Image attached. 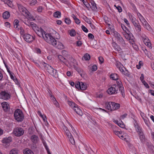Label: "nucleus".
<instances>
[{"label": "nucleus", "instance_id": "34", "mask_svg": "<svg viewBox=\"0 0 154 154\" xmlns=\"http://www.w3.org/2000/svg\"><path fill=\"white\" fill-rule=\"evenodd\" d=\"M75 69L78 73L82 76L83 72L82 69L78 67H75Z\"/></svg>", "mask_w": 154, "mask_h": 154}, {"label": "nucleus", "instance_id": "26", "mask_svg": "<svg viewBox=\"0 0 154 154\" xmlns=\"http://www.w3.org/2000/svg\"><path fill=\"white\" fill-rule=\"evenodd\" d=\"M144 27L146 28L148 30L150 31L152 30V28L150 25L146 21L144 24L143 25Z\"/></svg>", "mask_w": 154, "mask_h": 154}, {"label": "nucleus", "instance_id": "1", "mask_svg": "<svg viewBox=\"0 0 154 154\" xmlns=\"http://www.w3.org/2000/svg\"><path fill=\"white\" fill-rule=\"evenodd\" d=\"M15 119L18 122L23 121L24 118V116L22 111L19 109H16L14 113Z\"/></svg>", "mask_w": 154, "mask_h": 154}, {"label": "nucleus", "instance_id": "46", "mask_svg": "<svg viewBox=\"0 0 154 154\" xmlns=\"http://www.w3.org/2000/svg\"><path fill=\"white\" fill-rule=\"evenodd\" d=\"M37 2L36 0H32L30 3L29 4L31 6H33L35 5Z\"/></svg>", "mask_w": 154, "mask_h": 154}, {"label": "nucleus", "instance_id": "16", "mask_svg": "<svg viewBox=\"0 0 154 154\" xmlns=\"http://www.w3.org/2000/svg\"><path fill=\"white\" fill-rule=\"evenodd\" d=\"M54 43L56 44L55 45H53L57 48L59 49H63L64 48V46L59 41H57L56 40V42Z\"/></svg>", "mask_w": 154, "mask_h": 154}, {"label": "nucleus", "instance_id": "10", "mask_svg": "<svg viewBox=\"0 0 154 154\" xmlns=\"http://www.w3.org/2000/svg\"><path fill=\"white\" fill-rule=\"evenodd\" d=\"M35 32L40 37H41V36H42L43 38V36L44 37V35H45L46 33V32L41 27L40 28H38V29H36Z\"/></svg>", "mask_w": 154, "mask_h": 154}, {"label": "nucleus", "instance_id": "22", "mask_svg": "<svg viewBox=\"0 0 154 154\" xmlns=\"http://www.w3.org/2000/svg\"><path fill=\"white\" fill-rule=\"evenodd\" d=\"M58 58L61 62H62L64 63H65L67 62V60L61 55H59L58 56Z\"/></svg>", "mask_w": 154, "mask_h": 154}, {"label": "nucleus", "instance_id": "14", "mask_svg": "<svg viewBox=\"0 0 154 154\" xmlns=\"http://www.w3.org/2000/svg\"><path fill=\"white\" fill-rule=\"evenodd\" d=\"M30 139L33 143H37L39 141L38 137L37 135L33 134L31 136Z\"/></svg>", "mask_w": 154, "mask_h": 154}, {"label": "nucleus", "instance_id": "29", "mask_svg": "<svg viewBox=\"0 0 154 154\" xmlns=\"http://www.w3.org/2000/svg\"><path fill=\"white\" fill-rule=\"evenodd\" d=\"M87 86L86 84H84L82 82H81L80 89L82 90H85L87 88Z\"/></svg>", "mask_w": 154, "mask_h": 154}, {"label": "nucleus", "instance_id": "24", "mask_svg": "<svg viewBox=\"0 0 154 154\" xmlns=\"http://www.w3.org/2000/svg\"><path fill=\"white\" fill-rule=\"evenodd\" d=\"M114 132L115 134L117 135L120 138L122 139H123V138H124V137L122 135V132L115 131H114Z\"/></svg>", "mask_w": 154, "mask_h": 154}, {"label": "nucleus", "instance_id": "55", "mask_svg": "<svg viewBox=\"0 0 154 154\" xmlns=\"http://www.w3.org/2000/svg\"><path fill=\"white\" fill-rule=\"evenodd\" d=\"M123 74L125 75L128 77H129L130 75V74L129 72L128 71V70H126V69L125 71L124 72H123Z\"/></svg>", "mask_w": 154, "mask_h": 154}, {"label": "nucleus", "instance_id": "13", "mask_svg": "<svg viewBox=\"0 0 154 154\" xmlns=\"http://www.w3.org/2000/svg\"><path fill=\"white\" fill-rule=\"evenodd\" d=\"M111 105V111L117 109L120 107V105L119 103H116L114 102H110Z\"/></svg>", "mask_w": 154, "mask_h": 154}, {"label": "nucleus", "instance_id": "45", "mask_svg": "<svg viewBox=\"0 0 154 154\" xmlns=\"http://www.w3.org/2000/svg\"><path fill=\"white\" fill-rule=\"evenodd\" d=\"M68 138H69V141L72 144H74L75 143V141L72 135L71 136V137H70Z\"/></svg>", "mask_w": 154, "mask_h": 154}, {"label": "nucleus", "instance_id": "31", "mask_svg": "<svg viewBox=\"0 0 154 154\" xmlns=\"http://www.w3.org/2000/svg\"><path fill=\"white\" fill-rule=\"evenodd\" d=\"M19 150L16 148L12 149L10 151V154H18Z\"/></svg>", "mask_w": 154, "mask_h": 154}, {"label": "nucleus", "instance_id": "5", "mask_svg": "<svg viewBox=\"0 0 154 154\" xmlns=\"http://www.w3.org/2000/svg\"><path fill=\"white\" fill-rule=\"evenodd\" d=\"M13 133L15 136L19 137L24 134V130L21 127H17L14 129Z\"/></svg>", "mask_w": 154, "mask_h": 154}, {"label": "nucleus", "instance_id": "42", "mask_svg": "<svg viewBox=\"0 0 154 154\" xmlns=\"http://www.w3.org/2000/svg\"><path fill=\"white\" fill-rule=\"evenodd\" d=\"M132 35L131 33L129 34L127 33L125 34V37L128 40L129 39H130V37Z\"/></svg>", "mask_w": 154, "mask_h": 154}, {"label": "nucleus", "instance_id": "25", "mask_svg": "<svg viewBox=\"0 0 154 154\" xmlns=\"http://www.w3.org/2000/svg\"><path fill=\"white\" fill-rule=\"evenodd\" d=\"M74 111L79 115L82 116V111L77 106L75 108L73 109Z\"/></svg>", "mask_w": 154, "mask_h": 154}, {"label": "nucleus", "instance_id": "17", "mask_svg": "<svg viewBox=\"0 0 154 154\" xmlns=\"http://www.w3.org/2000/svg\"><path fill=\"white\" fill-rule=\"evenodd\" d=\"M117 41L119 44H121L123 46L125 47L126 46V44L125 43V42L122 36L119 38V39L117 40Z\"/></svg>", "mask_w": 154, "mask_h": 154}, {"label": "nucleus", "instance_id": "20", "mask_svg": "<svg viewBox=\"0 0 154 154\" xmlns=\"http://www.w3.org/2000/svg\"><path fill=\"white\" fill-rule=\"evenodd\" d=\"M10 13L8 11H5L2 14V17L4 19H8L10 17Z\"/></svg>", "mask_w": 154, "mask_h": 154}, {"label": "nucleus", "instance_id": "32", "mask_svg": "<svg viewBox=\"0 0 154 154\" xmlns=\"http://www.w3.org/2000/svg\"><path fill=\"white\" fill-rule=\"evenodd\" d=\"M19 21L17 19H16L14 20V26L15 28H17V29H19V28H18L19 26Z\"/></svg>", "mask_w": 154, "mask_h": 154}, {"label": "nucleus", "instance_id": "40", "mask_svg": "<svg viewBox=\"0 0 154 154\" xmlns=\"http://www.w3.org/2000/svg\"><path fill=\"white\" fill-rule=\"evenodd\" d=\"M26 24L28 26H31L32 27H35L36 26V24L34 23L33 22H28V24L26 23Z\"/></svg>", "mask_w": 154, "mask_h": 154}, {"label": "nucleus", "instance_id": "6", "mask_svg": "<svg viewBox=\"0 0 154 154\" xmlns=\"http://www.w3.org/2000/svg\"><path fill=\"white\" fill-rule=\"evenodd\" d=\"M118 91V87L116 86V85H114L108 89L107 90V92L109 94L111 95L113 94H117Z\"/></svg>", "mask_w": 154, "mask_h": 154}, {"label": "nucleus", "instance_id": "4", "mask_svg": "<svg viewBox=\"0 0 154 154\" xmlns=\"http://www.w3.org/2000/svg\"><path fill=\"white\" fill-rule=\"evenodd\" d=\"M131 21L134 26L136 31L138 34L140 35L141 30V27L138 21L136 19H132L131 20Z\"/></svg>", "mask_w": 154, "mask_h": 154}, {"label": "nucleus", "instance_id": "12", "mask_svg": "<svg viewBox=\"0 0 154 154\" xmlns=\"http://www.w3.org/2000/svg\"><path fill=\"white\" fill-rule=\"evenodd\" d=\"M18 7L20 11L21 12H23V14H26L28 15L29 12L23 6L21 5L18 4Z\"/></svg>", "mask_w": 154, "mask_h": 154}, {"label": "nucleus", "instance_id": "38", "mask_svg": "<svg viewBox=\"0 0 154 154\" xmlns=\"http://www.w3.org/2000/svg\"><path fill=\"white\" fill-rule=\"evenodd\" d=\"M114 36L117 40L122 36L119 33L116 31L114 32Z\"/></svg>", "mask_w": 154, "mask_h": 154}, {"label": "nucleus", "instance_id": "54", "mask_svg": "<svg viewBox=\"0 0 154 154\" xmlns=\"http://www.w3.org/2000/svg\"><path fill=\"white\" fill-rule=\"evenodd\" d=\"M115 6L116 7L117 9L118 10L119 12H121L122 11V9L120 6H118L116 7V5H115Z\"/></svg>", "mask_w": 154, "mask_h": 154}, {"label": "nucleus", "instance_id": "48", "mask_svg": "<svg viewBox=\"0 0 154 154\" xmlns=\"http://www.w3.org/2000/svg\"><path fill=\"white\" fill-rule=\"evenodd\" d=\"M135 128L137 131L138 132V133H139V132H142L141 130L140 129V127L138 125H137V126H135Z\"/></svg>", "mask_w": 154, "mask_h": 154}, {"label": "nucleus", "instance_id": "9", "mask_svg": "<svg viewBox=\"0 0 154 154\" xmlns=\"http://www.w3.org/2000/svg\"><path fill=\"white\" fill-rule=\"evenodd\" d=\"M0 98L4 100H8L10 98V95L8 93L2 91L0 92Z\"/></svg>", "mask_w": 154, "mask_h": 154}, {"label": "nucleus", "instance_id": "36", "mask_svg": "<svg viewBox=\"0 0 154 154\" xmlns=\"http://www.w3.org/2000/svg\"><path fill=\"white\" fill-rule=\"evenodd\" d=\"M91 4L92 5L91 8L92 10L94 11H96L97 10L96 4L94 2H92Z\"/></svg>", "mask_w": 154, "mask_h": 154}, {"label": "nucleus", "instance_id": "61", "mask_svg": "<svg viewBox=\"0 0 154 154\" xmlns=\"http://www.w3.org/2000/svg\"><path fill=\"white\" fill-rule=\"evenodd\" d=\"M92 69L93 71H95L97 69V67L96 65H94L92 67Z\"/></svg>", "mask_w": 154, "mask_h": 154}, {"label": "nucleus", "instance_id": "44", "mask_svg": "<svg viewBox=\"0 0 154 154\" xmlns=\"http://www.w3.org/2000/svg\"><path fill=\"white\" fill-rule=\"evenodd\" d=\"M143 63L142 62L140 61L139 62L138 65H136L137 68L138 69H139L140 68L141 66H143Z\"/></svg>", "mask_w": 154, "mask_h": 154}, {"label": "nucleus", "instance_id": "59", "mask_svg": "<svg viewBox=\"0 0 154 154\" xmlns=\"http://www.w3.org/2000/svg\"><path fill=\"white\" fill-rule=\"evenodd\" d=\"M127 114L126 113H125L124 114L120 116V119H124L125 118L126 116H127Z\"/></svg>", "mask_w": 154, "mask_h": 154}, {"label": "nucleus", "instance_id": "15", "mask_svg": "<svg viewBox=\"0 0 154 154\" xmlns=\"http://www.w3.org/2000/svg\"><path fill=\"white\" fill-rule=\"evenodd\" d=\"M12 141V137H6L3 139L2 140V142L3 143L6 144V145L8 146L9 143Z\"/></svg>", "mask_w": 154, "mask_h": 154}, {"label": "nucleus", "instance_id": "41", "mask_svg": "<svg viewBox=\"0 0 154 154\" xmlns=\"http://www.w3.org/2000/svg\"><path fill=\"white\" fill-rule=\"evenodd\" d=\"M84 57L85 60H88L90 59V56L89 54L86 53L84 55Z\"/></svg>", "mask_w": 154, "mask_h": 154}, {"label": "nucleus", "instance_id": "37", "mask_svg": "<svg viewBox=\"0 0 154 154\" xmlns=\"http://www.w3.org/2000/svg\"><path fill=\"white\" fill-rule=\"evenodd\" d=\"M68 104L72 108H75L77 106H78L77 104L71 101L69 102Z\"/></svg>", "mask_w": 154, "mask_h": 154}, {"label": "nucleus", "instance_id": "60", "mask_svg": "<svg viewBox=\"0 0 154 154\" xmlns=\"http://www.w3.org/2000/svg\"><path fill=\"white\" fill-rule=\"evenodd\" d=\"M98 59L101 63H102L103 62L104 60L103 57H98Z\"/></svg>", "mask_w": 154, "mask_h": 154}, {"label": "nucleus", "instance_id": "33", "mask_svg": "<svg viewBox=\"0 0 154 154\" xmlns=\"http://www.w3.org/2000/svg\"><path fill=\"white\" fill-rule=\"evenodd\" d=\"M148 148L150 152L154 153V147L151 144L149 145Z\"/></svg>", "mask_w": 154, "mask_h": 154}, {"label": "nucleus", "instance_id": "27", "mask_svg": "<svg viewBox=\"0 0 154 154\" xmlns=\"http://www.w3.org/2000/svg\"><path fill=\"white\" fill-rule=\"evenodd\" d=\"M23 152L24 154H34L31 150L28 148L26 149Z\"/></svg>", "mask_w": 154, "mask_h": 154}, {"label": "nucleus", "instance_id": "35", "mask_svg": "<svg viewBox=\"0 0 154 154\" xmlns=\"http://www.w3.org/2000/svg\"><path fill=\"white\" fill-rule=\"evenodd\" d=\"M142 38L143 41L145 45H146V43H148L149 42H150V41L148 38L146 37L145 36V37L143 36L142 37Z\"/></svg>", "mask_w": 154, "mask_h": 154}, {"label": "nucleus", "instance_id": "43", "mask_svg": "<svg viewBox=\"0 0 154 154\" xmlns=\"http://www.w3.org/2000/svg\"><path fill=\"white\" fill-rule=\"evenodd\" d=\"M69 34L71 36H74L75 35V32L74 29H71Z\"/></svg>", "mask_w": 154, "mask_h": 154}, {"label": "nucleus", "instance_id": "57", "mask_svg": "<svg viewBox=\"0 0 154 154\" xmlns=\"http://www.w3.org/2000/svg\"><path fill=\"white\" fill-rule=\"evenodd\" d=\"M88 38L92 39H93L94 38V35L91 33H89L88 35Z\"/></svg>", "mask_w": 154, "mask_h": 154}, {"label": "nucleus", "instance_id": "2", "mask_svg": "<svg viewBox=\"0 0 154 154\" xmlns=\"http://www.w3.org/2000/svg\"><path fill=\"white\" fill-rule=\"evenodd\" d=\"M42 65L46 69L47 71L51 75L56 77L57 75V71L56 70L53 68L51 66L46 64L45 63H42Z\"/></svg>", "mask_w": 154, "mask_h": 154}, {"label": "nucleus", "instance_id": "23", "mask_svg": "<svg viewBox=\"0 0 154 154\" xmlns=\"http://www.w3.org/2000/svg\"><path fill=\"white\" fill-rule=\"evenodd\" d=\"M111 79L113 80H117L119 79V77L118 75L116 73L111 74L110 76Z\"/></svg>", "mask_w": 154, "mask_h": 154}, {"label": "nucleus", "instance_id": "50", "mask_svg": "<svg viewBox=\"0 0 154 154\" xmlns=\"http://www.w3.org/2000/svg\"><path fill=\"white\" fill-rule=\"evenodd\" d=\"M121 26L122 29L125 31L126 30H127L128 31V29L123 24H121Z\"/></svg>", "mask_w": 154, "mask_h": 154}, {"label": "nucleus", "instance_id": "8", "mask_svg": "<svg viewBox=\"0 0 154 154\" xmlns=\"http://www.w3.org/2000/svg\"><path fill=\"white\" fill-rule=\"evenodd\" d=\"M117 84V86L118 87V89H119V91L121 92L123 97H125V92L124 87L122 86V84L120 80H118L116 81Z\"/></svg>", "mask_w": 154, "mask_h": 154}, {"label": "nucleus", "instance_id": "63", "mask_svg": "<svg viewBox=\"0 0 154 154\" xmlns=\"http://www.w3.org/2000/svg\"><path fill=\"white\" fill-rule=\"evenodd\" d=\"M131 5L133 8V10L135 11H136L137 10V8L134 5L133 3H131Z\"/></svg>", "mask_w": 154, "mask_h": 154}, {"label": "nucleus", "instance_id": "19", "mask_svg": "<svg viewBox=\"0 0 154 154\" xmlns=\"http://www.w3.org/2000/svg\"><path fill=\"white\" fill-rule=\"evenodd\" d=\"M137 16L143 25L146 22V20L140 13L137 14Z\"/></svg>", "mask_w": 154, "mask_h": 154}, {"label": "nucleus", "instance_id": "62", "mask_svg": "<svg viewBox=\"0 0 154 154\" xmlns=\"http://www.w3.org/2000/svg\"><path fill=\"white\" fill-rule=\"evenodd\" d=\"M35 51L37 53L40 54L41 52V50L39 48H37L35 49Z\"/></svg>", "mask_w": 154, "mask_h": 154}, {"label": "nucleus", "instance_id": "58", "mask_svg": "<svg viewBox=\"0 0 154 154\" xmlns=\"http://www.w3.org/2000/svg\"><path fill=\"white\" fill-rule=\"evenodd\" d=\"M124 22L126 24L127 26L128 27H130V24L128 20L126 18H124Z\"/></svg>", "mask_w": 154, "mask_h": 154}, {"label": "nucleus", "instance_id": "49", "mask_svg": "<svg viewBox=\"0 0 154 154\" xmlns=\"http://www.w3.org/2000/svg\"><path fill=\"white\" fill-rule=\"evenodd\" d=\"M82 30L85 32H88V30L87 29L84 25H82Z\"/></svg>", "mask_w": 154, "mask_h": 154}, {"label": "nucleus", "instance_id": "7", "mask_svg": "<svg viewBox=\"0 0 154 154\" xmlns=\"http://www.w3.org/2000/svg\"><path fill=\"white\" fill-rule=\"evenodd\" d=\"M24 40L27 42H30L34 40L35 38L32 36L28 34H25L23 35Z\"/></svg>", "mask_w": 154, "mask_h": 154}, {"label": "nucleus", "instance_id": "11", "mask_svg": "<svg viewBox=\"0 0 154 154\" xmlns=\"http://www.w3.org/2000/svg\"><path fill=\"white\" fill-rule=\"evenodd\" d=\"M1 105L5 112H7L9 110V105L7 102H3L1 103Z\"/></svg>", "mask_w": 154, "mask_h": 154}, {"label": "nucleus", "instance_id": "30", "mask_svg": "<svg viewBox=\"0 0 154 154\" xmlns=\"http://www.w3.org/2000/svg\"><path fill=\"white\" fill-rule=\"evenodd\" d=\"M53 16L55 17L59 18L61 17V13L60 11H56L54 13Z\"/></svg>", "mask_w": 154, "mask_h": 154}, {"label": "nucleus", "instance_id": "21", "mask_svg": "<svg viewBox=\"0 0 154 154\" xmlns=\"http://www.w3.org/2000/svg\"><path fill=\"white\" fill-rule=\"evenodd\" d=\"M63 129L68 137H71V136L72 135L69 130L66 127H65L63 128Z\"/></svg>", "mask_w": 154, "mask_h": 154}, {"label": "nucleus", "instance_id": "53", "mask_svg": "<svg viewBox=\"0 0 154 154\" xmlns=\"http://www.w3.org/2000/svg\"><path fill=\"white\" fill-rule=\"evenodd\" d=\"M84 20L88 24L91 23V21L90 19L86 17H85Z\"/></svg>", "mask_w": 154, "mask_h": 154}, {"label": "nucleus", "instance_id": "28", "mask_svg": "<svg viewBox=\"0 0 154 154\" xmlns=\"http://www.w3.org/2000/svg\"><path fill=\"white\" fill-rule=\"evenodd\" d=\"M113 45H114V47L115 48V49L116 51H120L122 50V49L119 47V46L117 45L116 43L114 42L113 43Z\"/></svg>", "mask_w": 154, "mask_h": 154}, {"label": "nucleus", "instance_id": "56", "mask_svg": "<svg viewBox=\"0 0 154 154\" xmlns=\"http://www.w3.org/2000/svg\"><path fill=\"white\" fill-rule=\"evenodd\" d=\"M84 4L87 8H91L90 5L88 2H86L84 3Z\"/></svg>", "mask_w": 154, "mask_h": 154}, {"label": "nucleus", "instance_id": "18", "mask_svg": "<svg viewBox=\"0 0 154 154\" xmlns=\"http://www.w3.org/2000/svg\"><path fill=\"white\" fill-rule=\"evenodd\" d=\"M139 135V138L142 143H143L145 142V140L144 135L143 134V132H141L138 133Z\"/></svg>", "mask_w": 154, "mask_h": 154}, {"label": "nucleus", "instance_id": "64", "mask_svg": "<svg viewBox=\"0 0 154 154\" xmlns=\"http://www.w3.org/2000/svg\"><path fill=\"white\" fill-rule=\"evenodd\" d=\"M75 23L77 24H79L80 23V20L77 18L75 19Z\"/></svg>", "mask_w": 154, "mask_h": 154}, {"label": "nucleus", "instance_id": "51", "mask_svg": "<svg viewBox=\"0 0 154 154\" xmlns=\"http://www.w3.org/2000/svg\"><path fill=\"white\" fill-rule=\"evenodd\" d=\"M65 23L68 24H69L71 23V20L69 18H66L65 20Z\"/></svg>", "mask_w": 154, "mask_h": 154}, {"label": "nucleus", "instance_id": "52", "mask_svg": "<svg viewBox=\"0 0 154 154\" xmlns=\"http://www.w3.org/2000/svg\"><path fill=\"white\" fill-rule=\"evenodd\" d=\"M81 82H78L75 85V87L76 88L78 89H80V86Z\"/></svg>", "mask_w": 154, "mask_h": 154}, {"label": "nucleus", "instance_id": "39", "mask_svg": "<svg viewBox=\"0 0 154 154\" xmlns=\"http://www.w3.org/2000/svg\"><path fill=\"white\" fill-rule=\"evenodd\" d=\"M110 102L107 103L105 104L106 108L108 110H110L111 111V105L110 103Z\"/></svg>", "mask_w": 154, "mask_h": 154}, {"label": "nucleus", "instance_id": "47", "mask_svg": "<svg viewBox=\"0 0 154 154\" xmlns=\"http://www.w3.org/2000/svg\"><path fill=\"white\" fill-rule=\"evenodd\" d=\"M134 38V37L132 35V37L131 36L130 39H129L128 40H129V41L130 43H131L132 44H133V43L134 42V40L133 39Z\"/></svg>", "mask_w": 154, "mask_h": 154}, {"label": "nucleus", "instance_id": "3", "mask_svg": "<svg viewBox=\"0 0 154 154\" xmlns=\"http://www.w3.org/2000/svg\"><path fill=\"white\" fill-rule=\"evenodd\" d=\"M44 36L43 38L47 43L52 45H55L56 44L54 42H56V40L50 34L46 33Z\"/></svg>", "mask_w": 154, "mask_h": 154}]
</instances>
